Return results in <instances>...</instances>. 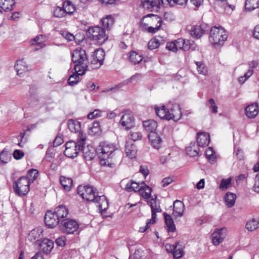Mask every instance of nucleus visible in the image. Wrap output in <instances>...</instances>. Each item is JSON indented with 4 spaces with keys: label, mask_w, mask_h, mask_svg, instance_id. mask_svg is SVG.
<instances>
[{
    "label": "nucleus",
    "mask_w": 259,
    "mask_h": 259,
    "mask_svg": "<svg viewBox=\"0 0 259 259\" xmlns=\"http://www.w3.org/2000/svg\"><path fill=\"white\" fill-rule=\"evenodd\" d=\"M61 34L63 36H64L68 41H71L73 40L74 39V35L69 33L67 32H63L61 33Z\"/></svg>",
    "instance_id": "obj_64"
},
{
    "label": "nucleus",
    "mask_w": 259,
    "mask_h": 259,
    "mask_svg": "<svg viewBox=\"0 0 259 259\" xmlns=\"http://www.w3.org/2000/svg\"><path fill=\"white\" fill-rule=\"evenodd\" d=\"M28 67L23 59L20 61L17 60V75H21L24 72H27L28 71Z\"/></svg>",
    "instance_id": "obj_41"
},
{
    "label": "nucleus",
    "mask_w": 259,
    "mask_h": 259,
    "mask_svg": "<svg viewBox=\"0 0 259 259\" xmlns=\"http://www.w3.org/2000/svg\"><path fill=\"white\" fill-rule=\"evenodd\" d=\"M245 111L246 115L248 118H253L256 117L258 113V105L256 103L251 104L245 108Z\"/></svg>",
    "instance_id": "obj_18"
},
{
    "label": "nucleus",
    "mask_w": 259,
    "mask_h": 259,
    "mask_svg": "<svg viewBox=\"0 0 259 259\" xmlns=\"http://www.w3.org/2000/svg\"><path fill=\"white\" fill-rule=\"evenodd\" d=\"M42 38H43V35H39L37 36L36 37H35L32 40L33 41L36 42V45H37V46L38 47H39L38 48H36L37 50L39 48H42V47H44L45 46V44L44 43H42V40H40V41H39V40L40 39H42Z\"/></svg>",
    "instance_id": "obj_53"
},
{
    "label": "nucleus",
    "mask_w": 259,
    "mask_h": 259,
    "mask_svg": "<svg viewBox=\"0 0 259 259\" xmlns=\"http://www.w3.org/2000/svg\"><path fill=\"white\" fill-rule=\"evenodd\" d=\"M160 25H156L155 26H149L146 30L145 31L148 32L149 33H155L158 30L160 29Z\"/></svg>",
    "instance_id": "obj_60"
},
{
    "label": "nucleus",
    "mask_w": 259,
    "mask_h": 259,
    "mask_svg": "<svg viewBox=\"0 0 259 259\" xmlns=\"http://www.w3.org/2000/svg\"><path fill=\"white\" fill-rule=\"evenodd\" d=\"M125 152L130 158H135L137 152L136 146L133 141H127L125 144Z\"/></svg>",
    "instance_id": "obj_21"
},
{
    "label": "nucleus",
    "mask_w": 259,
    "mask_h": 259,
    "mask_svg": "<svg viewBox=\"0 0 259 259\" xmlns=\"http://www.w3.org/2000/svg\"><path fill=\"white\" fill-rule=\"evenodd\" d=\"M259 7V0H246L245 8L248 11H252Z\"/></svg>",
    "instance_id": "obj_39"
},
{
    "label": "nucleus",
    "mask_w": 259,
    "mask_h": 259,
    "mask_svg": "<svg viewBox=\"0 0 259 259\" xmlns=\"http://www.w3.org/2000/svg\"><path fill=\"white\" fill-rule=\"evenodd\" d=\"M121 186L124 185V190L127 192L138 191L140 186L139 184L132 180H127L126 179L121 181Z\"/></svg>",
    "instance_id": "obj_16"
},
{
    "label": "nucleus",
    "mask_w": 259,
    "mask_h": 259,
    "mask_svg": "<svg viewBox=\"0 0 259 259\" xmlns=\"http://www.w3.org/2000/svg\"><path fill=\"white\" fill-rule=\"evenodd\" d=\"M207 27L205 24L194 26L190 30V33L192 37L199 38L204 34Z\"/></svg>",
    "instance_id": "obj_14"
},
{
    "label": "nucleus",
    "mask_w": 259,
    "mask_h": 259,
    "mask_svg": "<svg viewBox=\"0 0 259 259\" xmlns=\"http://www.w3.org/2000/svg\"><path fill=\"white\" fill-rule=\"evenodd\" d=\"M103 26L107 28L110 29L114 23V19L112 15H107L103 18L102 20Z\"/></svg>",
    "instance_id": "obj_36"
},
{
    "label": "nucleus",
    "mask_w": 259,
    "mask_h": 259,
    "mask_svg": "<svg viewBox=\"0 0 259 259\" xmlns=\"http://www.w3.org/2000/svg\"><path fill=\"white\" fill-rule=\"evenodd\" d=\"M94 202L98 203L99 204L98 207L101 213L105 212V211L108 208L109 202L107 199L106 197L104 195L98 196Z\"/></svg>",
    "instance_id": "obj_20"
},
{
    "label": "nucleus",
    "mask_w": 259,
    "mask_h": 259,
    "mask_svg": "<svg viewBox=\"0 0 259 259\" xmlns=\"http://www.w3.org/2000/svg\"><path fill=\"white\" fill-rule=\"evenodd\" d=\"M156 199L157 197L155 196L154 198H152L148 201V203L150 204L151 211L154 210L155 212H159L161 211V209L159 204L157 203Z\"/></svg>",
    "instance_id": "obj_43"
},
{
    "label": "nucleus",
    "mask_w": 259,
    "mask_h": 259,
    "mask_svg": "<svg viewBox=\"0 0 259 259\" xmlns=\"http://www.w3.org/2000/svg\"><path fill=\"white\" fill-rule=\"evenodd\" d=\"M38 175V170L35 169H31L28 171L26 178L32 183L36 179Z\"/></svg>",
    "instance_id": "obj_48"
},
{
    "label": "nucleus",
    "mask_w": 259,
    "mask_h": 259,
    "mask_svg": "<svg viewBox=\"0 0 259 259\" xmlns=\"http://www.w3.org/2000/svg\"><path fill=\"white\" fill-rule=\"evenodd\" d=\"M30 180L26 177L20 178L17 181V194L19 196L25 195L29 191Z\"/></svg>",
    "instance_id": "obj_9"
},
{
    "label": "nucleus",
    "mask_w": 259,
    "mask_h": 259,
    "mask_svg": "<svg viewBox=\"0 0 259 259\" xmlns=\"http://www.w3.org/2000/svg\"><path fill=\"white\" fill-rule=\"evenodd\" d=\"M44 231L40 227H37L32 230L28 235V239L31 242L38 243L44 239Z\"/></svg>",
    "instance_id": "obj_11"
},
{
    "label": "nucleus",
    "mask_w": 259,
    "mask_h": 259,
    "mask_svg": "<svg viewBox=\"0 0 259 259\" xmlns=\"http://www.w3.org/2000/svg\"><path fill=\"white\" fill-rule=\"evenodd\" d=\"M60 182L64 189L67 191L70 190L73 185V181L71 178H66L64 176L60 177Z\"/></svg>",
    "instance_id": "obj_32"
},
{
    "label": "nucleus",
    "mask_w": 259,
    "mask_h": 259,
    "mask_svg": "<svg viewBox=\"0 0 259 259\" xmlns=\"http://www.w3.org/2000/svg\"><path fill=\"white\" fill-rule=\"evenodd\" d=\"M173 214L175 217H181L183 215L184 204L180 200H176L173 204Z\"/></svg>",
    "instance_id": "obj_22"
},
{
    "label": "nucleus",
    "mask_w": 259,
    "mask_h": 259,
    "mask_svg": "<svg viewBox=\"0 0 259 259\" xmlns=\"http://www.w3.org/2000/svg\"><path fill=\"white\" fill-rule=\"evenodd\" d=\"M15 4V0H0V7L6 12L13 10Z\"/></svg>",
    "instance_id": "obj_28"
},
{
    "label": "nucleus",
    "mask_w": 259,
    "mask_h": 259,
    "mask_svg": "<svg viewBox=\"0 0 259 259\" xmlns=\"http://www.w3.org/2000/svg\"><path fill=\"white\" fill-rule=\"evenodd\" d=\"M54 212L59 220H63L68 215V210L65 206L61 205L56 208Z\"/></svg>",
    "instance_id": "obj_25"
},
{
    "label": "nucleus",
    "mask_w": 259,
    "mask_h": 259,
    "mask_svg": "<svg viewBox=\"0 0 259 259\" xmlns=\"http://www.w3.org/2000/svg\"><path fill=\"white\" fill-rule=\"evenodd\" d=\"M86 137L82 132H79L77 142L72 141L67 142L65 144L64 154L68 157L74 158L77 156L79 151L82 150L84 153L87 154L86 148L84 146Z\"/></svg>",
    "instance_id": "obj_3"
},
{
    "label": "nucleus",
    "mask_w": 259,
    "mask_h": 259,
    "mask_svg": "<svg viewBox=\"0 0 259 259\" xmlns=\"http://www.w3.org/2000/svg\"><path fill=\"white\" fill-rule=\"evenodd\" d=\"M155 111L156 115L160 118L169 120V110L164 105L160 107L155 106Z\"/></svg>",
    "instance_id": "obj_23"
},
{
    "label": "nucleus",
    "mask_w": 259,
    "mask_h": 259,
    "mask_svg": "<svg viewBox=\"0 0 259 259\" xmlns=\"http://www.w3.org/2000/svg\"><path fill=\"white\" fill-rule=\"evenodd\" d=\"M152 0H142L141 6L145 9L153 11Z\"/></svg>",
    "instance_id": "obj_51"
},
{
    "label": "nucleus",
    "mask_w": 259,
    "mask_h": 259,
    "mask_svg": "<svg viewBox=\"0 0 259 259\" xmlns=\"http://www.w3.org/2000/svg\"><path fill=\"white\" fill-rule=\"evenodd\" d=\"M11 150L6 147L0 153V160L3 163H8L11 159Z\"/></svg>",
    "instance_id": "obj_30"
},
{
    "label": "nucleus",
    "mask_w": 259,
    "mask_h": 259,
    "mask_svg": "<svg viewBox=\"0 0 259 259\" xmlns=\"http://www.w3.org/2000/svg\"><path fill=\"white\" fill-rule=\"evenodd\" d=\"M236 198V195L234 193H227L224 198L226 205L228 207H232L235 204Z\"/></svg>",
    "instance_id": "obj_35"
},
{
    "label": "nucleus",
    "mask_w": 259,
    "mask_h": 259,
    "mask_svg": "<svg viewBox=\"0 0 259 259\" xmlns=\"http://www.w3.org/2000/svg\"><path fill=\"white\" fill-rule=\"evenodd\" d=\"M63 8L66 11V14L71 15L75 11L74 6L69 1H65L63 3Z\"/></svg>",
    "instance_id": "obj_42"
},
{
    "label": "nucleus",
    "mask_w": 259,
    "mask_h": 259,
    "mask_svg": "<svg viewBox=\"0 0 259 259\" xmlns=\"http://www.w3.org/2000/svg\"><path fill=\"white\" fill-rule=\"evenodd\" d=\"M179 242L176 243L175 244V248L174 251V257L178 259L181 257L184 254V251L183 249L179 246Z\"/></svg>",
    "instance_id": "obj_47"
},
{
    "label": "nucleus",
    "mask_w": 259,
    "mask_h": 259,
    "mask_svg": "<svg viewBox=\"0 0 259 259\" xmlns=\"http://www.w3.org/2000/svg\"><path fill=\"white\" fill-rule=\"evenodd\" d=\"M231 179L230 178L227 179H223L219 186V188L222 190L227 189L231 184Z\"/></svg>",
    "instance_id": "obj_50"
},
{
    "label": "nucleus",
    "mask_w": 259,
    "mask_h": 259,
    "mask_svg": "<svg viewBox=\"0 0 259 259\" xmlns=\"http://www.w3.org/2000/svg\"><path fill=\"white\" fill-rule=\"evenodd\" d=\"M129 139L134 142L137 140H141L142 138V134L138 132H131L128 135Z\"/></svg>",
    "instance_id": "obj_49"
},
{
    "label": "nucleus",
    "mask_w": 259,
    "mask_h": 259,
    "mask_svg": "<svg viewBox=\"0 0 259 259\" xmlns=\"http://www.w3.org/2000/svg\"><path fill=\"white\" fill-rule=\"evenodd\" d=\"M197 143L199 147H206L210 142V137L208 134L205 132H200L197 134Z\"/></svg>",
    "instance_id": "obj_19"
},
{
    "label": "nucleus",
    "mask_w": 259,
    "mask_h": 259,
    "mask_svg": "<svg viewBox=\"0 0 259 259\" xmlns=\"http://www.w3.org/2000/svg\"><path fill=\"white\" fill-rule=\"evenodd\" d=\"M105 56V53L103 49H97L94 51L91 61L93 69H98L103 65Z\"/></svg>",
    "instance_id": "obj_8"
},
{
    "label": "nucleus",
    "mask_w": 259,
    "mask_h": 259,
    "mask_svg": "<svg viewBox=\"0 0 259 259\" xmlns=\"http://www.w3.org/2000/svg\"><path fill=\"white\" fill-rule=\"evenodd\" d=\"M120 122L126 129H130L135 126V119L130 113H126L121 116Z\"/></svg>",
    "instance_id": "obj_15"
},
{
    "label": "nucleus",
    "mask_w": 259,
    "mask_h": 259,
    "mask_svg": "<svg viewBox=\"0 0 259 259\" xmlns=\"http://www.w3.org/2000/svg\"><path fill=\"white\" fill-rule=\"evenodd\" d=\"M245 227L249 231H253L259 227V221L252 219L246 223Z\"/></svg>",
    "instance_id": "obj_38"
},
{
    "label": "nucleus",
    "mask_w": 259,
    "mask_h": 259,
    "mask_svg": "<svg viewBox=\"0 0 259 259\" xmlns=\"http://www.w3.org/2000/svg\"><path fill=\"white\" fill-rule=\"evenodd\" d=\"M25 132H21L19 134V137H20V142H19L17 145L20 147H23V144L26 143L27 140L26 138H24Z\"/></svg>",
    "instance_id": "obj_63"
},
{
    "label": "nucleus",
    "mask_w": 259,
    "mask_h": 259,
    "mask_svg": "<svg viewBox=\"0 0 259 259\" xmlns=\"http://www.w3.org/2000/svg\"><path fill=\"white\" fill-rule=\"evenodd\" d=\"M38 244L43 252L48 254H49L53 249L54 243V242L50 239L44 238Z\"/></svg>",
    "instance_id": "obj_17"
},
{
    "label": "nucleus",
    "mask_w": 259,
    "mask_h": 259,
    "mask_svg": "<svg viewBox=\"0 0 259 259\" xmlns=\"http://www.w3.org/2000/svg\"><path fill=\"white\" fill-rule=\"evenodd\" d=\"M66 237L64 236H61L56 239V243L58 246L63 247L66 243Z\"/></svg>",
    "instance_id": "obj_55"
},
{
    "label": "nucleus",
    "mask_w": 259,
    "mask_h": 259,
    "mask_svg": "<svg viewBox=\"0 0 259 259\" xmlns=\"http://www.w3.org/2000/svg\"><path fill=\"white\" fill-rule=\"evenodd\" d=\"M148 138L154 148L158 149L161 147L162 139L156 133L149 134Z\"/></svg>",
    "instance_id": "obj_24"
},
{
    "label": "nucleus",
    "mask_w": 259,
    "mask_h": 259,
    "mask_svg": "<svg viewBox=\"0 0 259 259\" xmlns=\"http://www.w3.org/2000/svg\"><path fill=\"white\" fill-rule=\"evenodd\" d=\"M86 34L89 38L95 41L99 45L103 44L108 37L105 28L99 26L90 27Z\"/></svg>",
    "instance_id": "obj_4"
},
{
    "label": "nucleus",
    "mask_w": 259,
    "mask_h": 259,
    "mask_svg": "<svg viewBox=\"0 0 259 259\" xmlns=\"http://www.w3.org/2000/svg\"><path fill=\"white\" fill-rule=\"evenodd\" d=\"M72 60L74 64V69L76 73H73L68 79V84L71 86L75 85L79 80V75H84L88 69L89 63L85 51L79 48L73 51Z\"/></svg>",
    "instance_id": "obj_1"
},
{
    "label": "nucleus",
    "mask_w": 259,
    "mask_h": 259,
    "mask_svg": "<svg viewBox=\"0 0 259 259\" xmlns=\"http://www.w3.org/2000/svg\"><path fill=\"white\" fill-rule=\"evenodd\" d=\"M227 37L225 30L221 26H214L210 30L209 40L213 46L223 45Z\"/></svg>",
    "instance_id": "obj_5"
},
{
    "label": "nucleus",
    "mask_w": 259,
    "mask_h": 259,
    "mask_svg": "<svg viewBox=\"0 0 259 259\" xmlns=\"http://www.w3.org/2000/svg\"><path fill=\"white\" fill-rule=\"evenodd\" d=\"M209 103L210 104V109L211 112L217 113L218 112V107L216 106L214 100L210 99L209 100Z\"/></svg>",
    "instance_id": "obj_57"
},
{
    "label": "nucleus",
    "mask_w": 259,
    "mask_h": 259,
    "mask_svg": "<svg viewBox=\"0 0 259 259\" xmlns=\"http://www.w3.org/2000/svg\"><path fill=\"white\" fill-rule=\"evenodd\" d=\"M198 146L195 144V142H191L190 145L186 149V151L187 155L190 157L197 156L199 152Z\"/></svg>",
    "instance_id": "obj_27"
},
{
    "label": "nucleus",
    "mask_w": 259,
    "mask_h": 259,
    "mask_svg": "<svg viewBox=\"0 0 259 259\" xmlns=\"http://www.w3.org/2000/svg\"><path fill=\"white\" fill-rule=\"evenodd\" d=\"M143 124L145 129L150 132V134L155 133L154 131L157 127V123L156 121L153 119H149L143 121Z\"/></svg>",
    "instance_id": "obj_26"
},
{
    "label": "nucleus",
    "mask_w": 259,
    "mask_h": 259,
    "mask_svg": "<svg viewBox=\"0 0 259 259\" xmlns=\"http://www.w3.org/2000/svg\"><path fill=\"white\" fill-rule=\"evenodd\" d=\"M68 127L71 132H79L81 128L80 123L76 120L70 119L68 121Z\"/></svg>",
    "instance_id": "obj_29"
},
{
    "label": "nucleus",
    "mask_w": 259,
    "mask_h": 259,
    "mask_svg": "<svg viewBox=\"0 0 259 259\" xmlns=\"http://www.w3.org/2000/svg\"><path fill=\"white\" fill-rule=\"evenodd\" d=\"M63 142V139L62 135H58L54 141V146L57 147L60 145Z\"/></svg>",
    "instance_id": "obj_58"
},
{
    "label": "nucleus",
    "mask_w": 259,
    "mask_h": 259,
    "mask_svg": "<svg viewBox=\"0 0 259 259\" xmlns=\"http://www.w3.org/2000/svg\"><path fill=\"white\" fill-rule=\"evenodd\" d=\"M205 156L206 158L209 160H212L213 161L214 159V152L213 151V150L211 147H208L206 149L205 152Z\"/></svg>",
    "instance_id": "obj_52"
},
{
    "label": "nucleus",
    "mask_w": 259,
    "mask_h": 259,
    "mask_svg": "<svg viewBox=\"0 0 259 259\" xmlns=\"http://www.w3.org/2000/svg\"><path fill=\"white\" fill-rule=\"evenodd\" d=\"M101 116V111L98 109H96L94 111L90 112L88 115V118L90 119H93L97 118Z\"/></svg>",
    "instance_id": "obj_54"
},
{
    "label": "nucleus",
    "mask_w": 259,
    "mask_h": 259,
    "mask_svg": "<svg viewBox=\"0 0 259 259\" xmlns=\"http://www.w3.org/2000/svg\"><path fill=\"white\" fill-rule=\"evenodd\" d=\"M44 219L46 225L50 228H53L57 225L59 226V228L60 224L62 220H59L54 212L51 211H48L46 212Z\"/></svg>",
    "instance_id": "obj_10"
},
{
    "label": "nucleus",
    "mask_w": 259,
    "mask_h": 259,
    "mask_svg": "<svg viewBox=\"0 0 259 259\" xmlns=\"http://www.w3.org/2000/svg\"><path fill=\"white\" fill-rule=\"evenodd\" d=\"M116 150V148L114 144L101 143L97 149L100 164L102 166L112 167L113 165L112 159L115 156Z\"/></svg>",
    "instance_id": "obj_2"
},
{
    "label": "nucleus",
    "mask_w": 259,
    "mask_h": 259,
    "mask_svg": "<svg viewBox=\"0 0 259 259\" xmlns=\"http://www.w3.org/2000/svg\"><path fill=\"white\" fill-rule=\"evenodd\" d=\"M79 225L77 222L72 219H63L60 224V230L66 234H72L78 229Z\"/></svg>",
    "instance_id": "obj_7"
},
{
    "label": "nucleus",
    "mask_w": 259,
    "mask_h": 259,
    "mask_svg": "<svg viewBox=\"0 0 259 259\" xmlns=\"http://www.w3.org/2000/svg\"><path fill=\"white\" fill-rule=\"evenodd\" d=\"M138 191L143 198L148 199L151 197L152 189L148 186H145L144 187L141 186L140 187Z\"/></svg>",
    "instance_id": "obj_34"
},
{
    "label": "nucleus",
    "mask_w": 259,
    "mask_h": 259,
    "mask_svg": "<svg viewBox=\"0 0 259 259\" xmlns=\"http://www.w3.org/2000/svg\"><path fill=\"white\" fill-rule=\"evenodd\" d=\"M77 193L87 201L94 202L98 195L93 187L80 185L77 188Z\"/></svg>",
    "instance_id": "obj_6"
},
{
    "label": "nucleus",
    "mask_w": 259,
    "mask_h": 259,
    "mask_svg": "<svg viewBox=\"0 0 259 259\" xmlns=\"http://www.w3.org/2000/svg\"><path fill=\"white\" fill-rule=\"evenodd\" d=\"M218 4L225 10L227 9V8H231L232 7L231 5L228 4L226 0H219L218 1Z\"/></svg>",
    "instance_id": "obj_61"
},
{
    "label": "nucleus",
    "mask_w": 259,
    "mask_h": 259,
    "mask_svg": "<svg viewBox=\"0 0 259 259\" xmlns=\"http://www.w3.org/2000/svg\"><path fill=\"white\" fill-rule=\"evenodd\" d=\"M166 48H167L168 50L174 52L177 51L175 41L167 42Z\"/></svg>",
    "instance_id": "obj_62"
},
{
    "label": "nucleus",
    "mask_w": 259,
    "mask_h": 259,
    "mask_svg": "<svg viewBox=\"0 0 259 259\" xmlns=\"http://www.w3.org/2000/svg\"><path fill=\"white\" fill-rule=\"evenodd\" d=\"M174 181V178L171 177H168L164 178L162 181V187H164L170 184H171Z\"/></svg>",
    "instance_id": "obj_59"
},
{
    "label": "nucleus",
    "mask_w": 259,
    "mask_h": 259,
    "mask_svg": "<svg viewBox=\"0 0 259 259\" xmlns=\"http://www.w3.org/2000/svg\"><path fill=\"white\" fill-rule=\"evenodd\" d=\"M197 70L200 74L206 75L207 73V68L205 65L202 62L196 61Z\"/></svg>",
    "instance_id": "obj_44"
},
{
    "label": "nucleus",
    "mask_w": 259,
    "mask_h": 259,
    "mask_svg": "<svg viewBox=\"0 0 259 259\" xmlns=\"http://www.w3.org/2000/svg\"><path fill=\"white\" fill-rule=\"evenodd\" d=\"M66 16V11L63 7H56L54 10V16L56 18H62Z\"/></svg>",
    "instance_id": "obj_45"
},
{
    "label": "nucleus",
    "mask_w": 259,
    "mask_h": 259,
    "mask_svg": "<svg viewBox=\"0 0 259 259\" xmlns=\"http://www.w3.org/2000/svg\"><path fill=\"white\" fill-rule=\"evenodd\" d=\"M161 41L162 40L159 36L151 39L148 44V49L152 50L157 48L161 44Z\"/></svg>",
    "instance_id": "obj_40"
},
{
    "label": "nucleus",
    "mask_w": 259,
    "mask_h": 259,
    "mask_svg": "<svg viewBox=\"0 0 259 259\" xmlns=\"http://www.w3.org/2000/svg\"><path fill=\"white\" fill-rule=\"evenodd\" d=\"M177 51L179 49H182L184 47V44H185V39L183 38H179L175 41Z\"/></svg>",
    "instance_id": "obj_56"
},
{
    "label": "nucleus",
    "mask_w": 259,
    "mask_h": 259,
    "mask_svg": "<svg viewBox=\"0 0 259 259\" xmlns=\"http://www.w3.org/2000/svg\"><path fill=\"white\" fill-rule=\"evenodd\" d=\"M227 229L222 228L214 231L211 235L213 245H218L223 241L226 236Z\"/></svg>",
    "instance_id": "obj_12"
},
{
    "label": "nucleus",
    "mask_w": 259,
    "mask_h": 259,
    "mask_svg": "<svg viewBox=\"0 0 259 259\" xmlns=\"http://www.w3.org/2000/svg\"><path fill=\"white\" fill-rule=\"evenodd\" d=\"M149 14L144 16L140 21V28L143 31H146L149 25H150V23L148 22L149 21Z\"/></svg>",
    "instance_id": "obj_46"
},
{
    "label": "nucleus",
    "mask_w": 259,
    "mask_h": 259,
    "mask_svg": "<svg viewBox=\"0 0 259 259\" xmlns=\"http://www.w3.org/2000/svg\"><path fill=\"white\" fill-rule=\"evenodd\" d=\"M165 224L167 227L168 232H174L176 230V227L174 221L169 214L164 213Z\"/></svg>",
    "instance_id": "obj_31"
},
{
    "label": "nucleus",
    "mask_w": 259,
    "mask_h": 259,
    "mask_svg": "<svg viewBox=\"0 0 259 259\" xmlns=\"http://www.w3.org/2000/svg\"><path fill=\"white\" fill-rule=\"evenodd\" d=\"M143 59L142 55L135 51H131L130 53L129 60L134 64H139Z\"/></svg>",
    "instance_id": "obj_33"
},
{
    "label": "nucleus",
    "mask_w": 259,
    "mask_h": 259,
    "mask_svg": "<svg viewBox=\"0 0 259 259\" xmlns=\"http://www.w3.org/2000/svg\"><path fill=\"white\" fill-rule=\"evenodd\" d=\"M149 21L148 22L150 23V24L155 26L156 25H160V28L162 23V18L158 15L150 14Z\"/></svg>",
    "instance_id": "obj_37"
},
{
    "label": "nucleus",
    "mask_w": 259,
    "mask_h": 259,
    "mask_svg": "<svg viewBox=\"0 0 259 259\" xmlns=\"http://www.w3.org/2000/svg\"><path fill=\"white\" fill-rule=\"evenodd\" d=\"M182 113L180 105L178 104H174L169 110V120L172 119L174 121H178L182 117Z\"/></svg>",
    "instance_id": "obj_13"
}]
</instances>
